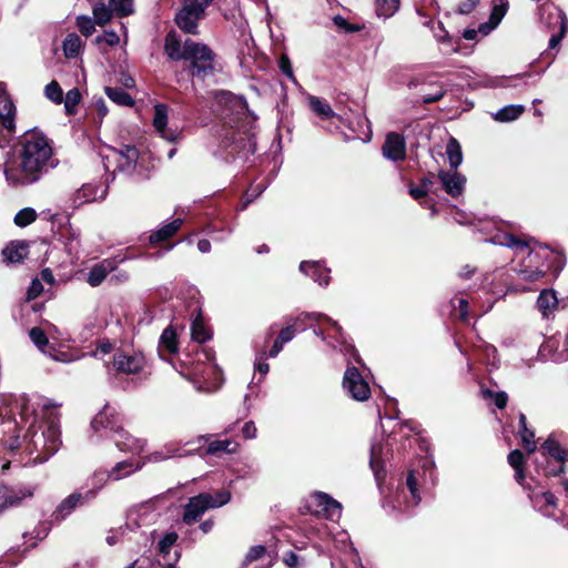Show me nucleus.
<instances>
[{
  "instance_id": "obj_1",
  "label": "nucleus",
  "mask_w": 568,
  "mask_h": 568,
  "mask_svg": "<svg viewBox=\"0 0 568 568\" xmlns=\"http://www.w3.org/2000/svg\"><path fill=\"white\" fill-rule=\"evenodd\" d=\"M52 148L48 139L32 131L27 133L17 155L4 164V175L11 185H29L40 180L48 170Z\"/></svg>"
},
{
  "instance_id": "obj_2",
  "label": "nucleus",
  "mask_w": 568,
  "mask_h": 568,
  "mask_svg": "<svg viewBox=\"0 0 568 568\" xmlns=\"http://www.w3.org/2000/svg\"><path fill=\"white\" fill-rule=\"evenodd\" d=\"M92 427L94 430L101 428H110L113 432V440L115 445L123 452H130L133 454H141L146 447V440L143 438H135L122 426L118 425L114 420L113 415H109L108 409L98 414L92 420Z\"/></svg>"
},
{
  "instance_id": "obj_3",
  "label": "nucleus",
  "mask_w": 568,
  "mask_h": 568,
  "mask_svg": "<svg viewBox=\"0 0 568 568\" xmlns=\"http://www.w3.org/2000/svg\"><path fill=\"white\" fill-rule=\"evenodd\" d=\"M184 60L191 61L192 77L204 78L213 71V51L204 43L185 40Z\"/></svg>"
},
{
  "instance_id": "obj_4",
  "label": "nucleus",
  "mask_w": 568,
  "mask_h": 568,
  "mask_svg": "<svg viewBox=\"0 0 568 568\" xmlns=\"http://www.w3.org/2000/svg\"><path fill=\"white\" fill-rule=\"evenodd\" d=\"M231 494L226 490L219 491L215 496L211 494H200L190 498L185 506L183 520L191 524L200 518L209 508H216L227 504Z\"/></svg>"
},
{
  "instance_id": "obj_5",
  "label": "nucleus",
  "mask_w": 568,
  "mask_h": 568,
  "mask_svg": "<svg viewBox=\"0 0 568 568\" xmlns=\"http://www.w3.org/2000/svg\"><path fill=\"white\" fill-rule=\"evenodd\" d=\"M343 387L356 400H366L371 395L367 382L355 367L347 368L343 379Z\"/></svg>"
},
{
  "instance_id": "obj_6",
  "label": "nucleus",
  "mask_w": 568,
  "mask_h": 568,
  "mask_svg": "<svg viewBox=\"0 0 568 568\" xmlns=\"http://www.w3.org/2000/svg\"><path fill=\"white\" fill-rule=\"evenodd\" d=\"M204 18V14L182 4L175 13L174 21L183 32L196 36L199 34V22Z\"/></svg>"
},
{
  "instance_id": "obj_7",
  "label": "nucleus",
  "mask_w": 568,
  "mask_h": 568,
  "mask_svg": "<svg viewBox=\"0 0 568 568\" xmlns=\"http://www.w3.org/2000/svg\"><path fill=\"white\" fill-rule=\"evenodd\" d=\"M383 155L392 161H400L406 156L405 139L395 132L386 135L385 143L382 148Z\"/></svg>"
},
{
  "instance_id": "obj_8",
  "label": "nucleus",
  "mask_w": 568,
  "mask_h": 568,
  "mask_svg": "<svg viewBox=\"0 0 568 568\" xmlns=\"http://www.w3.org/2000/svg\"><path fill=\"white\" fill-rule=\"evenodd\" d=\"M312 500L314 505L318 508L317 513H323V515L332 520H336L341 518L342 515V505L333 499L325 493H315L312 496Z\"/></svg>"
},
{
  "instance_id": "obj_9",
  "label": "nucleus",
  "mask_w": 568,
  "mask_h": 568,
  "mask_svg": "<svg viewBox=\"0 0 568 568\" xmlns=\"http://www.w3.org/2000/svg\"><path fill=\"white\" fill-rule=\"evenodd\" d=\"M113 366L118 372L136 374L142 371L144 366V358L140 354L129 356L120 353L114 356Z\"/></svg>"
},
{
  "instance_id": "obj_10",
  "label": "nucleus",
  "mask_w": 568,
  "mask_h": 568,
  "mask_svg": "<svg viewBox=\"0 0 568 568\" xmlns=\"http://www.w3.org/2000/svg\"><path fill=\"white\" fill-rule=\"evenodd\" d=\"M438 178L445 191L452 196H458L463 193L466 183V178L458 172L440 171Z\"/></svg>"
},
{
  "instance_id": "obj_11",
  "label": "nucleus",
  "mask_w": 568,
  "mask_h": 568,
  "mask_svg": "<svg viewBox=\"0 0 568 568\" xmlns=\"http://www.w3.org/2000/svg\"><path fill=\"white\" fill-rule=\"evenodd\" d=\"M164 51L171 60H184L185 41L182 43L175 32H170L164 39Z\"/></svg>"
},
{
  "instance_id": "obj_12",
  "label": "nucleus",
  "mask_w": 568,
  "mask_h": 568,
  "mask_svg": "<svg viewBox=\"0 0 568 568\" xmlns=\"http://www.w3.org/2000/svg\"><path fill=\"white\" fill-rule=\"evenodd\" d=\"M115 270L114 262L110 260H104L103 262L95 264L91 267V270L88 273V283L91 286H98L100 285L109 273Z\"/></svg>"
},
{
  "instance_id": "obj_13",
  "label": "nucleus",
  "mask_w": 568,
  "mask_h": 568,
  "mask_svg": "<svg viewBox=\"0 0 568 568\" xmlns=\"http://www.w3.org/2000/svg\"><path fill=\"white\" fill-rule=\"evenodd\" d=\"M84 499L85 497L80 493H73L69 495L57 507L54 511L55 518L60 520L64 519L77 508V506L83 504Z\"/></svg>"
},
{
  "instance_id": "obj_14",
  "label": "nucleus",
  "mask_w": 568,
  "mask_h": 568,
  "mask_svg": "<svg viewBox=\"0 0 568 568\" xmlns=\"http://www.w3.org/2000/svg\"><path fill=\"white\" fill-rule=\"evenodd\" d=\"M115 154L121 170H130L134 168L139 158L138 150L132 145H123L115 152Z\"/></svg>"
},
{
  "instance_id": "obj_15",
  "label": "nucleus",
  "mask_w": 568,
  "mask_h": 568,
  "mask_svg": "<svg viewBox=\"0 0 568 568\" xmlns=\"http://www.w3.org/2000/svg\"><path fill=\"white\" fill-rule=\"evenodd\" d=\"M537 305L544 316L547 317L552 314L558 306V300L555 292L550 290H544L538 296Z\"/></svg>"
},
{
  "instance_id": "obj_16",
  "label": "nucleus",
  "mask_w": 568,
  "mask_h": 568,
  "mask_svg": "<svg viewBox=\"0 0 568 568\" xmlns=\"http://www.w3.org/2000/svg\"><path fill=\"white\" fill-rule=\"evenodd\" d=\"M3 257L9 263H19L28 255V247L24 243L12 242L2 251Z\"/></svg>"
},
{
  "instance_id": "obj_17",
  "label": "nucleus",
  "mask_w": 568,
  "mask_h": 568,
  "mask_svg": "<svg viewBox=\"0 0 568 568\" xmlns=\"http://www.w3.org/2000/svg\"><path fill=\"white\" fill-rule=\"evenodd\" d=\"M169 119V109L165 104L159 103L154 106L153 125L155 130L165 139H169L166 125Z\"/></svg>"
},
{
  "instance_id": "obj_18",
  "label": "nucleus",
  "mask_w": 568,
  "mask_h": 568,
  "mask_svg": "<svg viewBox=\"0 0 568 568\" xmlns=\"http://www.w3.org/2000/svg\"><path fill=\"white\" fill-rule=\"evenodd\" d=\"M300 271L305 273L306 275L312 276L315 281H317L321 285L328 284V274L326 271L321 270L318 263L315 262H302L300 264Z\"/></svg>"
},
{
  "instance_id": "obj_19",
  "label": "nucleus",
  "mask_w": 568,
  "mask_h": 568,
  "mask_svg": "<svg viewBox=\"0 0 568 568\" xmlns=\"http://www.w3.org/2000/svg\"><path fill=\"white\" fill-rule=\"evenodd\" d=\"M113 13L114 12L111 4L106 6L103 2H97L92 7L93 20L100 27H103L106 23H109L112 19Z\"/></svg>"
},
{
  "instance_id": "obj_20",
  "label": "nucleus",
  "mask_w": 568,
  "mask_h": 568,
  "mask_svg": "<svg viewBox=\"0 0 568 568\" xmlns=\"http://www.w3.org/2000/svg\"><path fill=\"white\" fill-rule=\"evenodd\" d=\"M525 108L520 104H510L498 110L493 118L498 122H509L518 119Z\"/></svg>"
},
{
  "instance_id": "obj_21",
  "label": "nucleus",
  "mask_w": 568,
  "mask_h": 568,
  "mask_svg": "<svg viewBox=\"0 0 568 568\" xmlns=\"http://www.w3.org/2000/svg\"><path fill=\"white\" fill-rule=\"evenodd\" d=\"M239 444L234 443L230 439L224 440H213L209 444L206 454L209 455H217L220 453L234 454L237 452Z\"/></svg>"
},
{
  "instance_id": "obj_22",
  "label": "nucleus",
  "mask_w": 568,
  "mask_h": 568,
  "mask_svg": "<svg viewBox=\"0 0 568 568\" xmlns=\"http://www.w3.org/2000/svg\"><path fill=\"white\" fill-rule=\"evenodd\" d=\"M308 104L313 112L323 119H329L334 116V111L331 105L317 97H308Z\"/></svg>"
},
{
  "instance_id": "obj_23",
  "label": "nucleus",
  "mask_w": 568,
  "mask_h": 568,
  "mask_svg": "<svg viewBox=\"0 0 568 568\" xmlns=\"http://www.w3.org/2000/svg\"><path fill=\"white\" fill-rule=\"evenodd\" d=\"M181 225H182V221L180 219H176V220L172 221L171 223L161 227L155 233H153L150 236V241L152 243L164 241V240L171 237L180 229Z\"/></svg>"
},
{
  "instance_id": "obj_24",
  "label": "nucleus",
  "mask_w": 568,
  "mask_h": 568,
  "mask_svg": "<svg viewBox=\"0 0 568 568\" xmlns=\"http://www.w3.org/2000/svg\"><path fill=\"white\" fill-rule=\"evenodd\" d=\"M446 154L453 169H457L463 162L462 148L456 139H450L447 143Z\"/></svg>"
},
{
  "instance_id": "obj_25",
  "label": "nucleus",
  "mask_w": 568,
  "mask_h": 568,
  "mask_svg": "<svg viewBox=\"0 0 568 568\" xmlns=\"http://www.w3.org/2000/svg\"><path fill=\"white\" fill-rule=\"evenodd\" d=\"M32 496V490L30 488H24L20 490V495L10 496L9 489L7 487H0V510L7 505H13L18 501L22 500L26 497Z\"/></svg>"
},
{
  "instance_id": "obj_26",
  "label": "nucleus",
  "mask_w": 568,
  "mask_h": 568,
  "mask_svg": "<svg viewBox=\"0 0 568 568\" xmlns=\"http://www.w3.org/2000/svg\"><path fill=\"white\" fill-rule=\"evenodd\" d=\"M82 48V41L75 33H70L63 41V52L67 58H75Z\"/></svg>"
},
{
  "instance_id": "obj_27",
  "label": "nucleus",
  "mask_w": 568,
  "mask_h": 568,
  "mask_svg": "<svg viewBox=\"0 0 568 568\" xmlns=\"http://www.w3.org/2000/svg\"><path fill=\"white\" fill-rule=\"evenodd\" d=\"M191 335H192V338L199 343H204L205 341H207L211 337L209 329L205 327V325L201 318V315H199L193 321L192 326H191Z\"/></svg>"
},
{
  "instance_id": "obj_28",
  "label": "nucleus",
  "mask_w": 568,
  "mask_h": 568,
  "mask_svg": "<svg viewBox=\"0 0 568 568\" xmlns=\"http://www.w3.org/2000/svg\"><path fill=\"white\" fill-rule=\"evenodd\" d=\"M399 8V0H376V12L378 17L389 18Z\"/></svg>"
},
{
  "instance_id": "obj_29",
  "label": "nucleus",
  "mask_w": 568,
  "mask_h": 568,
  "mask_svg": "<svg viewBox=\"0 0 568 568\" xmlns=\"http://www.w3.org/2000/svg\"><path fill=\"white\" fill-rule=\"evenodd\" d=\"M160 344L162 347L166 348L170 353L178 352V339L175 331L169 326L166 327L160 337Z\"/></svg>"
},
{
  "instance_id": "obj_30",
  "label": "nucleus",
  "mask_w": 568,
  "mask_h": 568,
  "mask_svg": "<svg viewBox=\"0 0 568 568\" xmlns=\"http://www.w3.org/2000/svg\"><path fill=\"white\" fill-rule=\"evenodd\" d=\"M105 94L115 103L120 105H132L133 99L120 88H105Z\"/></svg>"
},
{
  "instance_id": "obj_31",
  "label": "nucleus",
  "mask_w": 568,
  "mask_h": 568,
  "mask_svg": "<svg viewBox=\"0 0 568 568\" xmlns=\"http://www.w3.org/2000/svg\"><path fill=\"white\" fill-rule=\"evenodd\" d=\"M110 4L118 17H126L133 13V0H110Z\"/></svg>"
},
{
  "instance_id": "obj_32",
  "label": "nucleus",
  "mask_w": 568,
  "mask_h": 568,
  "mask_svg": "<svg viewBox=\"0 0 568 568\" xmlns=\"http://www.w3.org/2000/svg\"><path fill=\"white\" fill-rule=\"evenodd\" d=\"M81 101V93L80 91L74 88L67 92L65 99H64V108L68 114H73L75 112L77 105Z\"/></svg>"
},
{
  "instance_id": "obj_33",
  "label": "nucleus",
  "mask_w": 568,
  "mask_h": 568,
  "mask_svg": "<svg viewBox=\"0 0 568 568\" xmlns=\"http://www.w3.org/2000/svg\"><path fill=\"white\" fill-rule=\"evenodd\" d=\"M542 449L546 450L550 456L555 457L562 465H566V453L555 440H546L542 445Z\"/></svg>"
},
{
  "instance_id": "obj_34",
  "label": "nucleus",
  "mask_w": 568,
  "mask_h": 568,
  "mask_svg": "<svg viewBox=\"0 0 568 568\" xmlns=\"http://www.w3.org/2000/svg\"><path fill=\"white\" fill-rule=\"evenodd\" d=\"M45 97L52 102L60 104L63 101V92L57 81H51L44 89Z\"/></svg>"
},
{
  "instance_id": "obj_35",
  "label": "nucleus",
  "mask_w": 568,
  "mask_h": 568,
  "mask_svg": "<svg viewBox=\"0 0 568 568\" xmlns=\"http://www.w3.org/2000/svg\"><path fill=\"white\" fill-rule=\"evenodd\" d=\"M37 217L36 211L30 207L20 210L14 216V223L19 226L31 224Z\"/></svg>"
},
{
  "instance_id": "obj_36",
  "label": "nucleus",
  "mask_w": 568,
  "mask_h": 568,
  "mask_svg": "<svg viewBox=\"0 0 568 568\" xmlns=\"http://www.w3.org/2000/svg\"><path fill=\"white\" fill-rule=\"evenodd\" d=\"M29 336H30L31 341L33 342V344L41 352L44 353V347L49 344V339H48L45 333L39 327H33L30 329Z\"/></svg>"
},
{
  "instance_id": "obj_37",
  "label": "nucleus",
  "mask_w": 568,
  "mask_h": 568,
  "mask_svg": "<svg viewBox=\"0 0 568 568\" xmlns=\"http://www.w3.org/2000/svg\"><path fill=\"white\" fill-rule=\"evenodd\" d=\"M95 21L88 16H79L77 26L84 37H90L95 31Z\"/></svg>"
},
{
  "instance_id": "obj_38",
  "label": "nucleus",
  "mask_w": 568,
  "mask_h": 568,
  "mask_svg": "<svg viewBox=\"0 0 568 568\" xmlns=\"http://www.w3.org/2000/svg\"><path fill=\"white\" fill-rule=\"evenodd\" d=\"M520 439L523 446L527 449L528 453H534L536 450L535 435L528 428H521L519 430Z\"/></svg>"
},
{
  "instance_id": "obj_39",
  "label": "nucleus",
  "mask_w": 568,
  "mask_h": 568,
  "mask_svg": "<svg viewBox=\"0 0 568 568\" xmlns=\"http://www.w3.org/2000/svg\"><path fill=\"white\" fill-rule=\"evenodd\" d=\"M212 2L213 0H183L182 4L205 16V11Z\"/></svg>"
},
{
  "instance_id": "obj_40",
  "label": "nucleus",
  "mask_w": 568,
  "mask_h": 568,
  "mask_svg": "<svg viewBox=\"0 0 568 568\" xmlns=\"http://www.w3.org/2000/svg\"><path fill=\"white\" fill-rule=\"evenodd\" d=\"M333 22L334 24L342 31L346 32V33H352V32H355V31H358L359 28L354 26V24H351L344 17L342 16H335L333 18Z\"/></svg>"
},
{
  "instance_id": "obj_41",
  "label": "nucleus",
  "mask_w": 568,
  "mask_h": 568,
  "mask_svg": "<svg viewBox=\"0 0 568 568\" xmlns=\"http://www.w3.org/2000/svg\"><path fill=\"white\" fill-rule=\"evenodd\" d=\"M178 539V535L175 532H169L166 534L160 541H159V549L162 554H166L169 549L175 544Z\"/></svg>"
},
{
  "instance_id": "obj_42",
  "label": "nucleus",
  "mask_w": 568,
  "mask_h": 568,
  "mask_svg": "<svg viewBox=\"0 0 568 568\" xmlns=\"http://www.w3.org/2000/svg\"><path fill=\"white\" fill-rule=\"evenodd\" d=\"M97 43L105 42L108 45H116L120 42V38L116 32L109 30L103 33L102 37H97Z\"/></svg>"
},
{
  "instance_id": "obj_43",
  "label": "nucleus",
  "mask_w": 568,
  "mask_h": 568,
  "mask_svg": "<svg viewBox=\"0 0 568 568\" xmlns=\"http://www.w3.org/2000/svg\"><path fill=\"white\" fill-rule=\"evenodd\" d=\"M485 395L489 396V397H494V402H495V405L499 408V409H503L506 407L507 405V400H508V396L505 392H499V393H493L491 390H486L485 392Z\"/></svg>"
},
{
  "instance_id": "obj_44",
  "label": "nucleus",
  "mask_w": 568,
  "mask_h": 568,
  "mask_svg": "<svg viewBox=\"0 0 568 568\" xmlns=\"http://www.w3.org/2000/svg\"><path fill=\"white\" fill-rule=\"evenodd\" d=\"M508 463L514 469H519L524 465V455L520 450H511L508 455Z\"/></svg>"
},
{
  "instance_id": "obj_45",
  "label": "nucleus",
  "mask_w": 568,
  "mask_h": 568,
  "mask_svg": "<svg viewBox=\"0 0 568 568\" xmlns=\"http://www.w3.org/2000/svg\"><path fill=\"white\" fill-rule=\"evenodd\" d=\"M42 291L43 286L41 282L38 278H34L28 288V300H34L41 294Z\"/></svg>"
},
{
  "instance_id": "obj_46",
  "label": "nucleus",
  "mask_w": 568,
  "mask_h": 568,
  "mask_svg": "<svg viewBox=\"0 0 568 568\" xmlns=\"http://www.w3.org/2000/svg\"><path fill=\"white\" fill-rule=\"evenodd\" d=\"M294 336H295V328L293 325H290L280 332L277 339L285 344V343L292 341Z\"/></svg>"
},
{
  "instance_id": "obj_47",
  "label": "nucleus",
  "mask_w": 568,
  "mask_h": 568,
  "mask_svg": "<svg viewBox=\"0 0 568 568\" xmlns=\"http://www.w3.org/2000/svg\"><path fill=\"white\" fill-rule=\"evenodd\" d=\"M478 2L479 0H465L458 6L457 11L462 14L470 13Z\"/></svg>"
},
{
  "instance_id": "obj_48",
  "label": "nucleus",
  "mask_w": 568,
  "mask_h": 568,
  "mask_svg": "<svg viewBox=\"0 0 568 568\" xmlns=\"http://www.w3.org/2000/svg\"><path fill=\"white\" fill-rule=\"evenodd\" d=\"M243 436L246 439L255 438L256 436V427L253 422H248L243 426L242 429Z\"/></svg>"
},
{
  "instance_id": "obj_49",
  "label": "nucleus",
  "mask_w": 568,
  "mask_h": 568,
  "mask_svg": "<svg viewBox=\"0 0 568 568\" xmlns=\"http://www.w3.org/2000/svg\"><path fill=\"white\" fill-rule=\"evenodd\" d=\"M407 486L413 495V497L416 499V504L419 501V497L417 496V487H416V479L413 473H410L407 477Z\"/></svg>"
},
{
  "instance_id": "obj_50",
  "label": "nucleus",
  "mask_w": 568,
  "mask_h": 568,
  "mask_svg": "<svg viewBox=\"0 0 568 568\" xmlns=\"http://www.w3.org/2000/svg\"><path fill=\"white\" fill-rule=\"evenodd\" d=\"M125 467H131V465L126 462H122V463H119L116 464V466L112 469V471L110 473V477L114 480H119L121 479V475L119 474V471L122 469V468H125Z\"/></svg>"
},
{
  "instance_id": "obj_51",
  "label": "nucleus",
  "mask_w": 568,
  "mask_h": 568,
  "mask_svg": "<svg viewBox=\"0 0 568 568\" xmlns=\"http://www.w3.org/2000/svg\"><path fill=\"white\" fill-rule=\"evenodd\" d=\"M565 31H566V26H565L564 21H561L560 33L552 36L549 40L550 48H556L559 44V42L561 41V38L564 37Z\"/></svg>"
},
{
  "instance_id": "obj_52",
  "label": "nucleus",
  "mask_w": 568,
  "mask_h": 568,
  "mask_svg": "<svg viewBox=\"0 0 568 568\" xmlns=\"http://www.w3.org/2000/svg\"><path fill=\"white\" fill-rule=\"evenodd\" d=\"M265 554V548L263 546H256L252 548L247 555V559H257Z\"/></svg>"
},
{
  "instance_id": "obj_53",
  "label": "nucleus",
  "mask_w": 568,
  "mask_h": 568,
  "mask_svg": "<svg viewBox=\"0 0 568 568\" xmlns=\"http://www.w3.org/2000/svg\"><path fill=\"white\" fill-rule=\"evenodd\" d=\"M568 358V334L565 337L562 349L556 355V361H566Z\"/></svg>"
},
{
  "instance_id": "obj_54",
  "label": "nucleus",
  "mask_w": 568,
  "mask_h": 568,
  "mask_svg": "<svg viewBox=\"0 0 568 568\" xmlns=\"http://www.w3.org/2000/svg\"><path fill=\"white\" fill-rule=\"evenodd\" d=\"M281 69L283 71V73H285L287 77L292 78L293 77V71H292V68H291V63L288 61V59L286 57H283L281 59Z\"/></svg>"
},
{
  "instance_id": "obj_55",
  "label": "nucleus",
  "mask_w": 568,
  "mask_h": 568,
  "mask_svg": "<svg viewBox=\"0 0 568 568\" xmlns=\"http://www.w3.org/2000/svg\"><path fill=\"white\" fill-rule=\"evenodd\" d=\"M409 193L415 200H419L427 194V189H423L422 186L412 187Z\"/></svg>"
},
{
  "instance_id": "obj_56",
  "label": "nucleus",
  "mask_w": 568,
  "mask_h": 568,
  "mask_svg": "<svg viewBox=\"0 0 568 568\" xmlns=\"http://www.w3.org/2000/svg\"><path fill=\"white\" fill-rule=\"evenodd\" d=\"M284 346V343H282L281 341H278L277 338L275 339L271 351H270V356L271 357H275L278 355V353L282 351Z\"/></svg>"
},
{
  "instance_id": "obj_57",
  "label": "nucleus",
  "mask_w": 568,
  "mask_h": 568,
  "mask_svg": "<svg viewBox=\"0 0 568 568\" xmlns=\"http://www.w3.org/2000/svg\"><path fill=\"white\" fill-rule=\"evenodd\" d=\"M197 248L202 253H207L211 250V243L209 240H200L197 243Z\"/></svg>"
},
{
  "instance_id": "obj_58",
  "label": "nucleus",
  "mask_w": 568,
  "mask_h": 568,
  "mask_svg": "<svg viewBox=\"0 0 568 568\" xmlns=\"http://www.w3.org/2000/svg\"><path fill=\"white\" fill-rule=\"evenodd\" d=\"M297 560H298L297 556H296L295 554L291 552V554L286 557L285 562H286L290 567H292V568H297V566H298Z\"/></svg>"
},
{
  "instance_id": "obj_59",
  "label": "nucleus",
  "mask_w": 568,
  "mask_h": 568,
  "mask_svg": "<svg viewBox=\"0 0 568 568\" xmlns=\"http://www.w3.org/2000/svg\"><path fill=\"white\" fill-rule=\"evenodd\" d=\"M467 307H468L467 301L459 300L460 317L464 321L467 320Z\"/></svg>"
},
{
  "instance_id": "obj_60",
  "label": "nucleus",
  "mask_w": 568,
  "mask_h": 568,
  "mask_svg": "<svg viewBox=\"0 0 568 568\" xmlns=\"http://www.w3.org/2000/svg\"><path fill=\"white\" fill-rule=\"evenodd\" d=\"M41 277L47 283H53V281H54L53 274H52V272L49 268H44L41 272Z\"/></svg>"
},
{
  "instance_id": "obj_61",
  "label": "nucleus",
  "mask_w": 568,
  "mask_h": 568,
  "mask_svg": "<svg viewBox=\"0 0 568 568\" xmlns=\"http://www.w3.org/2000/svg\"><path fill=\"white\" fill-rule=\"evenodd\" d=\"M111 348H112V346H111V344H109V343L101 344V345L97 348V351L94 352V355H98L99 353H101V354H108V353H110V352H111Z\"/></svg>"
},
{
  "instance_id": "obj_62",
  "label": "nucleus",
  "mask_w": 568,
  "mask_h": 568,
  "mask_svg": "<svg viewBox=\"0 0 568 568\" xmlns=\"http://www.w3.org/2000/svg\"><path fill=\"white\" fill-rule=\"evenodd\" d=\"M170 456H164L161 453H154L146 457L149 462H160L169 458Z\"/></svg>"
},
{
  "instance_id": "obj_63",
  "label": "nucleus",
  "mask_w": 568,
  "mask_h": 568,
  "mask_svg": "<svg viewBox=\"0 0 568 568\" xmlns=\"http://www.w3.org/2000/svg\"><path fill=\"white\" fill-rule=\"evenodd\" d=\"M268 364L265 362H260L256 364V369L262 374H266L268 372Z\"/></svg>"
},
{
  "instance_id": "obj_64",
  "label": "nucleus",
  "mask_w": 568,
  "mask_h": 568,
  "mask_svg": "<svg viewBox=\"0 0 568 568\" xmlns=\"http://www.w3.org/2000/svg\"><path fill=\"white\" fill-rule=\"evenodd\" d=\"M542 275H544V273L541 271H535L531 274L525 276V278L536 281V280L540 278Z\"/></svg>"
}]
</instances>
